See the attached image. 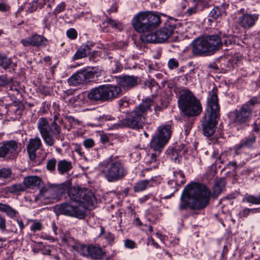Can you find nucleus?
I'll use <instances>...</instances> for the list:
<instances>
[{"mask_svg": "<svg viewBox=\"0 0 260 260\" xmlns=\"http://www.w3.org/2000/svg\"><path fill=\"white\" fill-rule=\"evenodd\" d=\"M199 3H196L193 6L189 7L185 12V14L187 16L196 14L199 11Z\"/></svg>", "mask_w": 260, "mask_h": 260, "instance_id": "obj_39", "label": "nucleus"}, {"mask_svg": "<svg viewBox=\"0 0 260 260\" xmlns=\"http://www.w3.org/2000/svg\"><path fill=\"white\" fill-rule=\"evenodd\" d=\"M38 128L45 143L48 146H52L55 143L58 135L61 133V127L55 121L50 124L45 118H40L38 121Z\"/></svg>", "mask_w": 260, "mask_h": 260, "instance_id": "obj_8", "label": "nucleus"}, {"mask_svg": "<svg viewBox=\"0 0 260 260\" xmlns=\"http://www.w3.org/2000/svg\"><path fill=\"white\" fill-rule=\"evenodd\" d=\"M176 180H171L169 181V185H174L171 190L172 192H175L178 190V187L185 183V180L184 174L181 172H176L175 174Z\"/></svg>", "mask_w": 260, "mask_h": 260, "instance_id": "obj_26", "label": "nucleus"}, {"mask_svg": "<svg viewBox=\"0 0 260 260\" xmlns=\"http://www.w3.org/2000/svg\"><path fill=\"white\" fill-rule=\"evenodd\" d=\"M150 180H141L138 181L135 184L133 189L135 192H139L145 190L148 186H150Z\"/></svg>", "mask_w": 260, "mask_h": 260, "instance_id": "obj_33", "label": "nucleus"}, {"mask_svg": "<svg viewBox=\"0 0 260 260\" xmlns=\"http://www.w3.org/2000/svg\"><path fill=\"white\" fill-rule=\"evenodd\" d=\"M123 94V90L118 85L104 84L91 88L87 94L91 101L103 103L111 102Z\"/></svg>", "mask_w": 260, "mask_h": 260, "instance_id": "obj_5", "label": "nucleus"}, {"mask_svg": "<svg viewBox=\"0 0 260 260\" xmlns=\"http://www.w3.org/2000/svg\"><path fill=\"white\" fill-rule=\"evenodd\" d=\"M38 1H39V2H38V3H39V4L41 5V7H42L43 5H46L47 4V3H48L49 2V0H38Z\"/></svg>", "mask_w": 260, "mask_h": 260, "instance_id": "obj_64", "label": "nucleus"}, {"mask_svg": "<svg viewBox=\"0 0 260 260\" xmlns=\"http://www.w3.org/2000/svg\"><path fill=\"white\" fill-rule=\"evenodd\" d=\"M68 82L71 86H77L85 83V79H84V76H83L82 71L73 75L68 79Z\"/></svg>", "mask_w": 260, "mask_h": 260, "instance_id": "obj_27", "label": "nucleus"}, {"mask_svg": "<svg viewBox=\"0 0 260 260\" xmlns=\"http://www.w3.org/2000/svg\"><path fill=\"white\" fill-rule=\"evenodd\" d=\"M135 242L131 240H126L125 241L124 245L126 247L129 248H133L135 246Z\"/></svg>", "mask_w": 260, "mask_h": 260, "instance_id": "obj_55", "label": "nucleus"}, {"mask_svg": "<svg viewBox=\"0 0 260 260\" xmlns=\"http://www.w3.org/2000/svg\"><path fill=\"white\" fill-rule=\"evenodd\" d=\"M59 113H58V112L55 113L54 116H53V121H55V122H57V121H58V120H59Z\"/></svg>", "mask_w": 260, "mask_h": 260, "instance_id": "obj_63", "label": "nucleus"}, {"mask_svg": "<svg viewBox=\"0 0 260 260\" xmlns=\"http://www.w3.org/2000/svg\"><path fill=\"white\" fill-rule=\"evenodd\" d=\"M68 194L72 202L78 203L85 208L94 205L95 198L93 192L87 188L73 187L68 190Z\"/></svg>", "mask_w": 260, "mask_h": 260, "instance_id": "obj_9", "label": "nucleus"}, {"mask_svg": "<svg viewBox=\"0 0 260 260\" xmlns=\"http://www.w3.org/2000/svg\"><path fill=\"white\" fill-rule=\"evenodd\" d=\"M193 55H209L214 53L222 46V42L218 35L199 38L192 43Z\"/></svg>", "mask_w": 260, "mask_h": 260, "instance_id": "obj_6", "label": "nucleus"}, {"mask_svg": "<svg viewBox=\"0 0 260 260\" xmlns=\"http://www.w3.org/2000/svg\"><path fill=\"white\" fill-rule=\"evenodd\" d=\"M55 211L59 214L67 216H73L82 219L84 217V214L79 210L78 207L69 202H64L59 205H56Z\"/></svg>", "mask_w": 260, "mask_h": 260, "instance_id": "obj_13", "label": "nucleus"}, {"mask_svg": "<svg viewBox=\"0 0 260 260\" xmlns=\"http://www.w3.org/2000/svg\"><path fill=\"white\" fill-rule=\"evenodd\" d=\"M90 48L89 45H84L79 48L73 56V59H79L86 56L88 51H89Z\"/></svg>", "mask_w": 260, "mask_h": 260, "instance_id": "obj_34", "label": "nucleus"}, {"mask_svg": "<svg viewBox=\"0 0 260 260\" xmlns=\"http://www.w3.org/2000/svg\"><path fill=\"white\" fill-rule=\"evenodd\" d=\"M100 166L103 168L101 175L109 182L120 180L127 174L123 164L117 157L111 156L107 158L100 164Z\"/></svg>", "mask_w": 260, "mask_h": 260, "instance_id": "obj_4", "label": "nucleus"}, {"mask_svg": "<svg viewBox=\"0 0 260 260\" xmlns=\"http://www.w3.org/2000/svg\"><path fill=\"white\" fill-rule=\"evenodd\" d=\"M151 30L158 26L161 23L160 16L151 11H144Z\"/></svg>", "mask_w": 260, "mask_h": 260, "instance_id": "obj_24", "label": "nucleus"}, {"mask_svg": "<svg viewBox=\"0 0 260 260\" xmlns=\"http://www.w3.org/2000/svg\"><path fill=\"white\" fill-rule=\"evenodd\" d=\"M258 16L256 14H245L241 15L238 21L242 27L249 28L253 26L258 19Z\"/></svg>", "mask_w": 260, "mask_h": 260, "instance_id": "obj_21", "label": "nucleus"}, {"mask_svg": "<svg viewBox=\"0 0 260 260\" xmlns=\"http://www.w3.org/2000/svg\"><path fill=\"white\" fill-rule=\"evenodd\" d=\"M83 145L86 148H92L94 145V142L92 139H86L83 142Z\"/></svg>", "mask_w": 260, "mask_h": 260, "instance_id": "obj_50", "label": "nucleus"}, {"mask_svg": "<svg viewBox=\"0 0 260 260\" xmlns=\"http://www.w3.org/2000/svg\"><path fill=\"white\" fill-rule=\"evenodd\" d=\"M211 157L213 158H215L216 160L215 161V162L216 164L218 163V161L219 162L222 164L223 162V161L221 159V154H219L218 152L216 151H214L211 155Z\"/></svg>", "mask_w": 260, "mask_h": 260, "instance_id": "obj_52", "label": "nucleus"}, {"mask_svg": "<svg viewBox=\"0 0 260 260\" xmlns=\"http://www.w3.org/2000/svg\"><path fill=\"white\" fill-rule=\"evenodd\" d=\"M156 153L157 152L156 151V153L151 154L150 159L149 161H146L147 164L152 165L151 167L150 168L145 169V170L149 171V169H152V168H155L157 167L158 162L156 158L157 155Z\"/></svg>", "mask_w": 260, "mask_h": 260, "instance_id": "obj_38", "label": "nucleus"}, {"mask_svg": "<svg viewBox=\"0 0 260 260\" xmlns=\"http://www.w3.org/2000/svg\"><path fill=\"white\" fill-rule=\"evenodd\" d=\"M12 82V79H8L5 75H0V86H5Z\"/></svg>", "mask_w": 260, "mask_h": 260, "instance_id": "obj_42", "label": "nucleus"}, {"mask_svg": "<svg viewBox=\"0 0 260 260\" xmlns=\"http://www.w3.org/2000/svg\"><path fill=\"white\" fill-rule=\"evenodd\" d=\"M132 24L137 32L142 34L151 32L150 31L152 30L144 11L140 12L135 16L132 20Z\"/></svg>", "mask_w": 260, "mask_h": 260, "instance_id": "obj_14", "label": "nucleus"}, {"mask_svg": "<svg viewBox=\"0 0 260 260\" xmlns=\"http://www.w3.org/2000/svg\"><path fill=\"white\" fill-rule=\"evenodd\" d=\"M4 191L6 193L17 194L25 190V185L23 183H15L11 184L6 187L4 189Z\"/></svg>", "mask_w": 260, "mask_h": 260, "instance_id": "obj_28", "label": "nucleus"}, {"mask_svg": "<svg viewBox=\"0 0 260 260\" xmlns=\"http://www.w3.org/2000/svg\"><path fill=\"white\" fill-rule=\"evenodd\" d=\"M53 106L55 109V113L56 112H58L59 113V106L58 104H57L56 103H53Z\"/></svg>", "mask_w": 260, "mask_h": 260, "instance_id": "obj_62", "label": "nucleus"}, {"mask_svg": "<svg viewBox=\"0 0 260 260\" xmlns=\"http://www.w3.org/2000/svg\"><path fill=\"white\" fill-rule=\"evenodd\" d=\"M258 103V101L257 99L255 97H253L244 105H247L248 107L251 109V111L252 112L253 107L255 105Z\"/></svg>", "mask_w": 260, "mask_h": 260, "instance_id": "obj_46", "label": "nucleus"}, {"mask_svg": "<svg viewBox=\"0 0 260 260\" xmlns=\"http://www.w3.org/2000/svg\"><path fill=\"white\" fill-rule=\"evenodd\" d=\"M210 193L203 184L192 183L184 189L180 197L179 209L180 211L190 207L192 209H202L208 204Z\"/></svg>", "mask_w": 260, "mask_h": 260, "instance_id": "obj_1", "label": "nucleus"}, {"mask_svg": "<svg viewBox=\"0 0 260 260\" xmlns=\"http://www.w3.org/2000/svg\"><path fill=\"white\" fill-rule=\"evenodd\" d=\"M42 182V179L37 176H27L23 180L25 190L27 188H33L35 187L39 186Z\"/></svg>", "mask_w": 260, "mask_h": 260, "instance_id": "obj_23", "label": "nucleus"}, {"mask_svg": "<svg viewBox=\"0 0 260 260\" xmlns=\"http://www.w3.org/2000/svg\"><path fill=\"white\" fill-rule=\"evenodd\" d=\"M252 113L247 105H243L240 109L235 111L234 121L240 124L245 123L250 120Z\"/></svg>", "mask_w": 260, "mask_h": 260, "instance_id": "obj_16", "label": "nucleus"}, {"mask_svg": "<svg viewBox=\"0 0 260 260\" xmlns=\"http://www.w3.org/2000/svg\"><path fill=\"white\" fill-rule=\"evenodd\" d=\"M70 187L69 182L60 184L49 183L40 189L39 195L45 199H55L66 191H68Z\"/></svg>", "mask_w": 260, "mask_h": 260, "instance_id": "obj_12", "label": "nucleus"}, {"mask_svg": "<svg viewBox=\"0 0 260 260\" xmlns=\"http://www.w3.org/2000/svg\"><path fill=\"white\" fill-rule=\"evenodd\" d=\"M176 26L170 24L151 33L142 34L140 38L142 42L151 43H164L172 35Z\"/></svg>", "mask_w": 260, "mask_h": 260, "instance_id": "obj_10", "label": "nucleus"}, {"mask_svg": "<svg viewBox=\"0 0 260 260\" xmlns=\"http://www.w3.org/2000/svg\"><path fill=\"white\" fill-rule=\"evenodd\" d=\"M191 128V124H188L187 125L184 126V132L186 136H187Z\"/></svg>", "mask_w": 260, "mask_h": 260, "instance_id": "obj_57", "label": "nucleus"}, {"mask_svg": "<svg viewBox=\"0 0 260 260\" xmlns=\"http://www.w3.org/2000/svg\"><path fill=\"white\" fill-rule=\"evenodd\" d=\"M38 0H34L31 3H30L28 4V6L27 8V11L30 13L36 11L38 8Z\"/></svg>", "mask_w": 260, "mask_h": 260, "instance_id": "obj_45", "label": "nucleus"}, {"mask_svg": "<svg viewBox=\"0 0 260 260\" xmlns=\"http://www.w3.org/2000/svg\"><path fill=\"white\" fill-rule=\"evenodd\" d=\"M253 128L254 131L257 132L260 130V123L257 124L256 123V122H254L253 123Z\"/></svg>", "mask_w": 260, "mask_h": 260, "instance_id": "obj_59", "label": "nucleus"}, {"mask_svg": "<svg viewBox=\"0 0 260 260\" xmlns=\"http://www.w3.org/2000/svg\"><path fill=\"white\" fill-rule=\"evenodd\" d=\"M3 212H5L7 215L11 218H13L16 216L17 214H18V212L16 210L12 208L11 206L7 204L5 205Z\"/></svg>", "mask_w": 260, "mask_h": 260, "instance_id": "obj_37", "label": "nucleus"}, {"mask_svg": "<svg viewBox=\"0 0 260 260\" xmlns=\"http://www.w3.org/2000/svg\"><path fill=\"white\" fill-rule=\"evenodd\" d=\"M24 46L45 47L48 45L47 40L44 37L35 35L21 40Z\"/></svg>", "mask_w": 260, "mask_h": 260, "instance_id": "obj_17", "label": "nucleus"}, {"mask_svg": "<svg viewBox=\"0 0 260 260\" xmlns=\"http://www.w3.org/2000/svg\"><path fill=\"white\" fill-rule=\"evenodd\" d=\"M171 133V125L168 124L159 126L150 141V147L159 153L170 139Z\"/></svg>", "mask_w": 260, "mask_h": 260, "instance_id": "obj_11", "label": "nucleus"}, {"mask_svg": "<svg viewBox=\"0 0 260 260\" xmlns=\"http://www.w3.org/2000/svg\"><path fill=\"white\" fill-rule=\"evenodd\" d=\"M155 86H157L156 82L154 80H151L149 83H148V86L150 88L152 87H154Z\"/></svg>", "mask_w": 260, "mask_h": 260, "instance_id": "obj_61", "label": "nucleus"}, {"mask_svg": "<svg viewBox=\"0 0 260 260\" xmlns=\"http://www.w3.org/2000/svg\"><path fill=\"white\" fill-rule=\"evenodd\" d=\"M18 153V143L14 140L3 142L0 146V158L13 159Z\"/></svg>", "mask_w": 260, "mask_h": 260, "instance_id": "obj_15", "label": "nucleus"}, {"mask_svg": "<svg viewBox=\"0 0 260 260\" xmlns=\"http://www.w3.org/2000/svg\"><path fill=\"white\" fill-rule=\"evenodd\" d=\"M229 7V5L223 3L219 6L215 7L210 12L209 15L215 19L219 18L226 15V10Z\"/></svg>", "mask_w": 260, "mask_h": 260, "instance_id": "obj_25", "label": "nucleus"}, {"mask_svg": "<svg viewBox=\"0 0 260 260\" xmlns=\"http://www.w3.org/2000/svg\"><path fill=\"white\" fill-rule=\"evenodd\" d=\"M56 165V159L55 158L48 159L46 164V168L47 170L53 172L55 170Z\"/></svg>", "mask_w": 260, "mask_h": 260, "instance_id": "obj_40", "label": "nucleus"}, {"mask_svg": "<svg viewBox=\"0 0 260 260\" xmlns=\"http://www.w3.org/2000/svg\"><path fill=\"white\" fill-rule=\"evenodd\" d=\"M222 45L224 44L226 46L232 45L234 42V40L233 37L231 36H226L221 39Z\"/></svg>", "mask_w": 260, "mask_h": 260, "instance_id": "obj_43", "label": "nucleus"}, {"mask_svg": "<svg viewBox=\"0 0 260 260\" xmlns=\"http://www.w3.org/2000/svg\"><path fill=\"white\" fill-rule=\"evenodd\" d=\"M85 83L93 81L95 78H97L101 75L102 70L98 67H88L83 70H81Z\"/></svg>", "mask_w": 260, "mask_h": 260, "instance_id": "obj_22", "label": "nucleus"}, {"mask_svg": "<svg viewBox=\"0 0 260 260\" xmlns=\"http://www.w3.org/2000/svg\"><path fill=\"white\" fill-rule=\"evenodd\" d=\"M42 228V224L40 222L35 221L30 226V230L35 232L37 231H40Z\"/></svg>", "mask_w": 260, "mask_h": 260, "instance_id": "obj_48", "label": "nucleus"}, {"mask_svg": "<svg viewBox=\"0 0 260 260\" xmlns=\"http://www.w3.org/2000/svg\"><path fill=\"white\" fill-rule=\"evenodd\" d=\"M80 249L83 255L90 257L93 259H100L102 258L104 254L101 248L92 245H82L80 247Z\"/></svg>", "mask_w": 260, "mask_h": 260, "instance_id": "obj_19", "label": "nucleus"}, {"mask_svg": "<svg viewBox=\"0 0 260 260\" xmlns=\"http://www.w3.org/2000/svg\"><path fill=\"white\" fill-rule=\"evenodd\" d=\"M9 9V7L3 3H0V11L6 12Z\"/></svg>", "mask_w": 260, "mask_h": 260, "instance_id": "obj_56", "label": "nucleus"}, {"mask_svg": "<svg viewBox=\"0 0 260 260\" xmlns=\"http://www.w3.org/2000/svg\"><path fill=\"white\" fill-rule=\"evenodd\" d=\"M107 23L109 25L111 26L112 28H115L119 29H121V23L119 22L112 20L111 18L107 19Z\"/></svg>", "mask_w": 260, "mask_h": 260, "instance_id": "obj_41", "label": "nucleus"}, {"mask_svg": "<svg viewBox=\"0 0 260 260\" xmlns=\"http://www.w3.org/2000/svg\"><path fill=\"white\" fill-rule=\"evenodd\" d=\"M66 7V4L64 2L61 3L60 4L58 5L56 7L55 10H54V14L56 15L63 11L64 10L65 8Z\"/></svg>", "mask_w": 260, "mask_h": 260, "instance_id": "obj_49", "label": "nucleus"}, {"mask_svg": "<svg viewBox=\"0 0 260 260\" xmlns=\"http://www.w3.org/2000/svg\"><path fill=\"white\" fill-rule=\"evenodd\" d=\"M168 66L170 69L172 70L178 67L179 62L177 59L175 58H171L168 61Z\"/></svg>", "mask_w": 260, "mask_h": 260, "instance_id": "obj_44", "label": "nucleus"}, {"mask_svg": "<svg viewBox=\"0 0 260 260\" xmlns=\"http://www.w3.org/2000/svg\"><path fill=\"white\" fill-rule=\"evenodd\" d=\"M6 229V221L4 217L0 216V230L4 231Z\"/></svg>", "mask_w": 260, "mask_h": 260, "instance_id": "obj_54", "label": "nucleus"}, {"mask_svg": "<svg viewBox=\"0 0 260 260\" xmlns=\"http://www.w3.org/2000/svg\"><path fill=\"white\" fill-rule=\"evenodd\" d=\"M256 136L254 135H250L249 137L242 140L237 146V149L239 150L243 147H251L255 142Z\"/></svg>", "mask_w": 260, "mask_h": 260, "instance_id": "obj_31", "label": "nucleus"}, {"mask_svg": "<svg viewBox=\"0 0 260 260\" xmlns=\"http://www.w3.org/2000/svg\"><path fill=\"white\" fill-rule=\"evenodd\" d=\"M12 63L11 58L0 53V66L4 69H7Z\"/></svg>", "mask_w": 260, "mask_h": 260, "instance_id": "obj_35", "label": "nucleus"}, {"mask_svg": "<svg viewBox=\"0 0 260 260\" xmlns=\"http://www.w3.org/2000/svg\"><path fill=\"white\" fill-rule=\"evenodd\" d=\"M250 212V209L245 208L239 213V215L240 217H246L249 214Z\"/></svg>", "mask_w": 260, "mask_h": 260, "instance_id": "obj_53", "label": "nucleus"}, {"mask_svg": "<svg viewBox=\"0 0 260 260\" xmlns=\"http://www.w3.org/2000/svg\"><path fill=\"white\" fill-rule=\"evenodd\" d=\"M220 108L216 89H213L209 93L206 112L202 122L204 135L211 136L215 132L217 119L219 118Z\"/></svg>", "mask_w": 260, "mask_h": 260, "instance_id": "obj_2", "label": "nucleus"}, {"mask_svg": "<svg viewBox=\"0 0 260 260\" xmlns=\"http://www.w3.org/2000/svg\"><path fill=\"white\" fill-rule=\"evenodd\" d=\"M101 122H104V121H113L114 120V118L110 115H103V116H100L98 117L95 118Z\"/></svg>", "mask_w": 260, "mask_h": 260, "instance_id": "obj_47", "label": "nucleus"}, {"mask_svg": "<svg viewBox=\"0 0 260 260\" xmlns=\"http://www.w3.org/2000/svg\"><path fill=\"white\" fill-rule=\"evenodd\" d=\"M118 105L120 107H126L128 105V103L123 99H121L118 101Z\"/></svg>", "mask_w": 260, "mask_h": 260, "instance_id": "obj_58", "label": "nucleus"}, {"mask_svg": "<svg viewBox=\"0 0 260 260\" xmlns=\"http://www.w3.org/2000/svg\"><path fill=\"white\" fill-rule=\"evenodd\" d=\"M243 202H246L247 203H250L252 204H260L259 196H254L246 194L243 200Z\"/></svg>", "mask_w": 260, "mask_h": 260, "instance_id": "obj_36", "label": "nucleus"}, {"mask_svg": "<svg viewBox=\"0 0 260 260\" xmlns=\"http://www.w3.org/2000/svg\"><path fill=\"white\" fill-rule=\"evenodd\" d=\"M72 168V162L66 159L59 160L57 164V169L58 173L63 175L69 172Z\"/></svg>", "mask_w": 260, "mask_h": 260, "instance_id": "obj_29", "label": "nucleus"}, {"mask_svg": "<svg viewBox=\"0 0 260 260\" xmlns=\"http://www.w3.org/2000/svg\"><path fill=\"white\" fill-rule=\"evenodd\" d=\"M178 103L179 108L186 116H198L202 112V107L200 101L188 90L185 89L181 92Z\"/></svg>", "mask_w": 260, "mask_h": 260, "instance_id": "obj_7", "label": "nucleus"}, {"mask_svg": "<svg viewBox=\"0 0 260 260\" xmlns=\"http://www.w3.org/2000/svg\"><path fill=\"white\" fill-rule=\"evenodd\" d=\"M225 186V179L223 178H219L215 182L213 187V196L217 197L224 189Z\"/></svg>", "mask_w": 260, "mask_h": 260, "instance_id": "obj_30", "label": "nucleus"}, {"mask_svg": "<svg viewBox=\"0 0 260 260\" xmlns=\"http://www.w3.org/2000/svg\"><path fill=\"white\" fill-rule=\"evenodd\" d=\"M67 35L68 38L74 39L77 37V34L76 30L74 28H71L67 30Z\"/></svg>", "mask_w": 260, "mask_h": 260, "instance_id": "obj_51", "label": "nucleus"}, {"mask_svg": "<svg viewBox=\"0 0 260 260\" xmlns=\"http://www.w3.org/2000/svg\"><path fill=\"white\" fill-rule=\"evenodd\" d=\"M42 146V142L38 137L29 139L26 145V149L28 154L29 159L34 161L35 160L37 154L36 151Z\"/></svg>", "mask_w": 260, "mask_h": 260, "instance_id": "obj_18", "label": "nucleus"}, {"mask_svg": "<svg viewBox=\"0 0 260 260\" xmlns=\"http://www.w3.org/2000/svg\"><path fill=\"white\" fill-rule=\"evenodd\" d=\"M154 101L150 98H146L132 111L126 113L125 118L120 122L121 127H128L133 129L143 127L146 121L147 112L151 110Z\"/></svg>", "mask_w": 260, "mask_h": 260, "instance_id": "obj_3", "label": "nucleus"}, {"mask_svg": "<svg viewBox=\"0 0 260 260\" xmlns=\"http://www.w3.org/2000/svg\"><path fill=\"white\" fill-rule=\"evenodd\" d=\"M101 140L103 143H106L109 141V138L106 135H102Z\"/></svg>", "mask_w": 260, "mask_h": 260, "instance_id": "obj_60", "label": "nucleus"}, {"mask_svg": "<svg viewBox=\"0 0 260 260\" xmlns=\"http://www.w3.org/2000/svg\"><path fill=\"white\" fill-rule=\"evenodd\" d=\"M12 174V171L9 168H3L0 169V186L7 184L6 179L10 178Z\"/></svg>", "mask_w": 260, "mask_h": 260, "instance_id": "obj_32", "label": "nucleus"}, {"mask_svg": "<svg viewBox=\"0 0 260 260\" xmlns=\"http://www.w3.org/2000/svg\"><path fill=\"white\" fill-rule=\"evenodd\" d=\"M138 78L134 76L125 75L119 77L118 81V86L124 89L128 90L132 88L138 84Z\"/></svg>", "mask_w": 260, "mask_h": 260, "instance_id": "obj_20", "label": "nucleus"}]
</instances>
